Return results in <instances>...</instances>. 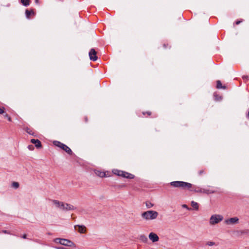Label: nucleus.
<instances>
[{
	"instance_id": "nucleus-17",
	"label": "nucleus",
	"mask_w": 249,
	"mask_h": 249,
	"mask_svg": "<svg viewBox=\"0 0 249 249\" xmlns=\"http://www.w3.org/2000/svg\"><path fill=\"white\" fill-rule=\"evenodd\" d=\"M216 88L217 89H226V87L225 86H223L221 81H219V80H218L216 82Z\"/></svg>"
},
{
	"instance_id": "nucleus-19",
	"label": "nucleus",
	"mask_w": 249,
	"mask_h": 249,
	"mask_svg": "<svg viewBox=\"0 0 249 249\" xmlns=\"http://www.w3.org/2000/svg\"><path fill=\"white\" fill-rule=\"evenodd\" d=\"M21 2L23 5L27 6L30 4V0H21Z\"/></svg>"
},
{
	"instance_id": "nucleus-23",
	"label": "nucleus",
	"mask_w": 249,
	"mask_h": 249,
	"mask_svg": "<svg viewBox=\"0 0 249 249\" xmlns=\"http://www.w3.org/2000/svg\"><path fill=\"white\" fill-rule=\"evenodd\" d=\"M146 206L147 208H150L153 206V204H152L151 202H146Z\"/></svg>"
},
{
	"instance_id": "nucleus-5",
	"label": "nucleus",
	"mask_w": 249,
	"mask_h": 249,
	"mask_svg": "<svg viewBox=\"0 0 249 249\" xmlns=\"http://www.w3.org/2000/svg\"><path fill=\"white\" fill-rule=\"evenodd\" d=\"M54 241L57 243H59L60 244L65 246L75 247V245L72 242L68 239L58 238L55 239Z\"/></svg>"
},
{
	"instance_id": "nucleus-1",
	"label": "nucleus",
	"mask_w": 249,
	"mask_h": 249,
	"mask_svg": "<svg viewBox=\"0 0 249 249\" xmlns=\"http://www.w3.org/2000/svg\"><path fill=\"white\" fill-rule=\"evenodd\" d=\"M170 185L175 188H179L184 190H189L193 191V184L190 183L181 181H172L170 183Z\"/></svg>"
},
{
	"instance_id": "nucleus-24",
	"label": "nucleus",
	"mask_w": 249,
	"mask_h": 249,
	"mask_svg": "<svg viewBox=\"0 0 249 249\" xmlns=\"http://www.w3.org/2000/svg\"><path fill=\"white\" fill-rule=\"evenodd\" d=\"M4 116L5 118H6L9 121H11V118L7 113H5Z\"/></svg>"
},
{
	"instance_id": "nucleus-20",
	"label": "nucleus",
	"mask_w": 249,
	"mask_h": 249,
	"mask_svg": "<svg viewBox=\"0 0 249 249\" xmlns=\"http://www.w3.org/2000/svg\"><path fill=\"white\" fill-rule=\"evenodd\" d=\"M206 245L209 246H213L216 245V243L213 241H209L206 243Z\"/></svg>"
},
{
	"instance_id": "nucleus-22",
	"label": "nucleus",
	"mask_w": 249,
	"mask_h": 249,
	"mask_svg": "<svg viewBox=\"0 0 249 249\" xmlns=\"http://www.w3.org/2000/svg\"><path fill=\"white\" fill-rule=\"evenodd\" d=\"M33 13V12L31 11H29L28 10H26V11H25V14H26V17L28 18H30V16L31 15V14Z\"/></svg>"
},
{
	"instance_id": "nucleus-30",
	"label": "nucleus",
	"mask_w": 249,
	"mask_h": 249,
	"mask_svg": "<svg viewBox=\"0 0 249 249\" xmlns=\"http://www.w3.org/2000/svg\"><path fill=\"white\" fill-rule=\"evenodd\" d=\"M28 148H29L30 150H33V145H29V146H28Z\"/></svg>"
},
{
	"instance_id": "nucleus-21",
	"label": "nucleus",
	"mask_w": 249,
	"mask_h": 249,
	"mask_svg": "<svg viewBox=\"0 0 249 249\" xmlns=\"http://www.w3.org/2000/svg\"><path fill=\"white\" fill-rule=\"evenodd\" d=\"M19 183L18 182H13L12 183V186L15 189L18 188L19 187Z\"/></svg>"
},
{
	"instance_id": "nucleus-32",
	"label": "nucleus",
	"mask_w": 249,
	"mask_h": 249,
	"mask_svg": "<svg viewBox=\"0 0 249 249\" xmlns=\"http://www.w3.org/2000/svg\"><path fill=\"white\" fill-rule=\"evenodd\" d=\"M241 22H242V21H241V20H238V21H237L236 22V24L237 25H238V24H239Z\"/></svg>"
},
{
	"instance_id": "nucleus-13",
	"label": "nucleus",
	"mask_w": 249,
	"mask_h": 249,
	"mask_svg": "<svg viewBox=\"0 0 249 249\" xmlns=\"http://www.w3.org/2000/svg\"><path fill=\"white\" fill-rule=\"evenodd\" d=\"M31 142L32 143L35 144L37 148H40L41 147V142L37 139H32L31 140Z\"/></svg>"
},
{
	"instance_id": "nucleus-29",
	"label": "nucleus",
	"mask_w": 249,
	"mask_h": 249,
	"mask_svg": "<svg viewBox=\"0 0 249 249\" xmlns=\"http://www.w3.org/2000/svg\"><path fill=\"white\" fill-rule=\"evenodd\" d=\"M204 171L202 170L199 171L198 174L199 175H202L204 173Z\"/></svg>"
},
{
	"instance_id": "nucleus-12",
	"label": "nucleus",
	"mask_w": 249,
	"mask_h": 249,
	"mask_svg": "<svg viewBox=\"0 0 249 249\" xmlns=\"http://www.w3.org/2000/svg\"><path fill=\"white\" fill-rule=\"evenodd\" d=\"M52 202L54 205L58 208H59L60 210H61L62 205L63 204V202L61 201H59L57 200H53Z\"/></svg>"
},
{
	"instance_id": "nucleus-6",
	"label": "nucleus",
	"mask_w": 249,
	"mask_h": 249,
	"mask_svg": "<svg viewBox=\"0 0 249 249\" xmlns=\"http://www.w3.org/2000/svg\"><path fill=\"white\" fill-rule=\"evenodd\" d=\"M53 143L56 146L59 147L63 150L65 151L68 154H72V152L71 150L70 149V147H69L67 145H65V144L61 143L59 141H54L53 142Z\"/></svg>"
},
{
	"instance_id": "nucleus-35",
	"label": "nucleus",
	"mask_w": 249,
	"mask_h": 249,
	"mask_svg": "<svg viewBox=\"0 0 249 249\" xmlns=\"http://www.w3.org/2000/svg\"><path fill=\"white\" fill-rule=\"evenodd\" d=\"M57 249H67L65 248H63V247H57L56 248Z\"/></svg>"
},
{
	"instance_id": "nucleus-36",
	"label": "nucleus",
	"mask_w": 249,
	"mask_h": 249,
	"mask_svg": "<svg viewBox=\"0 0 249 249\" xmlns=\"http://www.w3.org/2000/svg\"><path fill=\"white\" fill-rule=\"evenodd\" d=\"M36 2H38V0H36Z\"/></svg>"
},
{
	"instance_id": "nucleus-4",
	"label": "nucleus",
	"mask_w": 249,
	"mask_h": 249,
	"mask_svg": "<svg viewBox=\"0 0 249 249\" xmlns=\"http://www.w3.org/2000/svg\"><path fill=\"white\" fill-rule=\"evenodd\" d=\"M223 218L222 215L219 214H213L210 218L209 223L211 225H214L222 221Z\"/></svg>"
},
{
	"instance_id": "nucleus-34",
	"label": "nucleus",
	"mask_w": 249,
	"mask_h": 249,
	"mask_svg": "<svg viewBox=\"0 0 249 249\" xmlns=\"http://www.w3.org/2000/svg\"><path fill=\"white\" fill-rule=\"evenodd\" d=\"M146 113L148 115V116H150L151 114V112L150 111H147L146 112Z\"/></svg>"
},
{
	"instance_id": "nucleus-33",
	"label": "nucleus",
	"mask_w": 249,
	"mask_h": 249,
	"mask_svg": "<svg viewBox=\"0 0 249 249\" xmlns=\"http://www.w3.org/2000/svg\"><path fill=\"white\" fill-rule=\"evenodd\" d=\"M22 237L24 239H26L27 238V235L26 234H24Z\"/></svg>"
},
{
	"instance_id": "nucleus-14",
	"label": "nucleus",
	"mask_w": 249,
	"mask_h": 249,
	"mask_svg": "<svg viewBox=\"0 0 249 249\" xmlns=\"http://www.w3.org/2000/svg\"><path fill=\"white\" fill-rule=\"evenodd\" d=\"M193 190L192 191H194V192H196V193H203V192H206V191H205V189L200 188L199 187H195L193 185Z\"/></svg>"
},
{
	"instance_id": "nucleus-11",
	"label": "nucleus",
	"mask_w": 249,
	"mask_h": 249,
	"mask_svg": "<svg viewBox=\"0 0 249 249\" xmlns=\"http://www.w3.org/2000/svg\"><path fill=\"white\" fill-rule=\"evenodd\" d=\"M148 237L150 240L153 242H156L159 241V238L157 234L154 232H151L149 233Z\"/></svg>"
},
{
	"instance_id": "nucleus-16",
	"label": "nucleus",
	"mask_w": 249,
	"mask_h": 249,
	"mask_svg": "<svg viewBox=\"0 0 249 249\" xmlns=\"http://www.w3.org/2000/svg\"><path fill=\"white\" fill-rule=\"evenodd\" d=\"M191 206L194 209H195L196 210H198V208H199V205H198V204L194 201H192L191 202Z\"/></svg>"
},
{
	"instance_id": "nucleus-9",
	"label": "nucleus",
	"mask_w": 249,
	"mask_h": 249,
	"mask_svg": "<svg viewBox=\"0 0 249 249\" xmlns=\"http://www.w3.org/2000/svg\"><path fill=\"white\" fill-rule=\"evenodd\" d=\"M96 52L94 49H91L89 52V56L90 59L92 61H96L97 59V56L96 55Z\"/></svg>"
},
{
	"instance_id": "nucleus-38",
	"label": "nucleus",
	"mask_w": 249,
	"mask_h": 249,
	"mask_svg": "<svg viewBox=\"0 0 249 249\" xmlns=\"http://www.w3.org/2000/svg\"><path fill=\"white\" fill-rule=\"evenodd\" d=\"M243 233H247V231H244Z\"/></svg>"
},
{
	"instance_id": "nucleus-31",
	"label": "nucleus",
	"mask_w": 249,
	"mask_h": 249,
	"mask_svg": "<svg viewBox=\"0 0 249 249\" xmlns=\"http://www.w3.org/2000/svg\"><path fill=\"white\" fill-rule=\"evenodd\" d=\"M182 207H183V208H186V209H188V210H190V209H189V208L188 207V206H187L186 205H185V204L183 205H182Z\"/></svg>"
},
{
	"instance_id": "nucleus-18",
	"label": "nucleus",
	"mask_w": 249,
	"mask_h": 249,
	"mask_svg": "<svg viewBox=\"0 0 249 249\" xmlns=\"http://www.w3.org/2000/svg\"><path fill=\"white\" fill-rule=\"evenodd\" d=\"M140 240L144 243H146L147 241V238L146 236L144 235H142L140 237Z\"/></svg>"
},
{
	"instance_id": "nucleus-2",
	"label": "nucleus",
	"mask_w": 249,
	"mask_h": 249,
	"mask_svg": "<svg viewBox=\"0 0 249 249\" xmlns=\"http://www.w3.org/2000/svg\"><path fill=\"white\" fill-rule=\"evenodd\" d=\"M159 215V213L155 211L148 210L142 213L141 214L142 217L146 220H153L156 219Z\"/></svg>"
},
{
	"instance_id": "nucleus-25",
	"label": "nucleus",
	"mask_w": 249,
	"mask_h": 249,
	"mask_svg": "<svg viewBox=\"0 0 249 249\" xmlns=\"http://www.w3.org/2000/svg\"><path fill=\"white\" fill-rule=\"evenodd\" d=\"M205 191H206V192H203V193H205V194H210V193H215V191H210L209 190H207V189H205Z\"/></svg>"
},
{
	"instance_id": "nucleus-37",
	"label": "nucleus",
	"mask_w": 249,
	"mask_h": 249,
	"mask_svg": "<svg viewBox=\"0 0 249 249\" xmlns=\"http://www.w3.org/2000/svg\"><path fill=\"white\" fill-rule=\"evenodd\" d=\"M248 116L249 117V111L248 112Z\"/></svg>"
},
{
	"instance_id": "nucleus-27",
	"label": "nucleus",
	"mask_w": 249,
	"mask_h": 249,
	"mask_svg": "<svg viewBox=\"0 0 249 249\" xmlns=\"http://www.w3.org/2000/svg\"><path fill=\"white\" fill-rule=\"evenodd\" d=\"M4 107H0V114H3L4 113Z\"/></svg>"
},
{
	"instance_id": "nucleus-26",
	"label": "nucleus",
	"mask_w": 249,
	"mask_h": 249,
	"mask_svg": "<svg viewBox=\"0 0 249 249\" xmlns=\"http://www.w3.org/2000/svg\"><path fill=\"white\" fill-rule=\"evenodd\" d=\"M26 131L27 132V133H28V134H29L30 135H33V133H32V131L28 128H27L26 129Z\"/></svg>"
},
{
	"instance_id": "nucleus-3",
	"label": "nucleus",
	"mask_w": 249,
	"mask_h": 249,
	"mask_svg": "<svg viewBox=\"0 0 249 249\" xmlns=\"http://www.w3.org/2000/svg\"><path fill=\"white\" fill-rule=\"evenodd\" d=\"M114 175H116L118 176L122 177L124 178H128V179H133L134 178L135 176L134 175L130 174L129 173L119 170L118 169H114L112 171Z\"/></svg>"
},
{
	"instance_id": "nucleus-8",
	"label": "nucleus",
	"mask_w": 249,
	"mask_h": 249,
	"mask_svg": "<svg viewBox=\"0 0 249 249\" xmlns=\"http://www.w3.org/2000/svg\"><path fill=\"white\" fill-rule=\"evenodd\" d=\"M75 208L72 205L63 202L61 210L70 211L75 209Z\"/></svg>"
},
{
	"instance_id": "nucleus-15",
	"label": "nucleus",
	"mask_w": 249,
	"mask_h": 249,
	"mask_svg": "<svg viewBox=\"0 0 249 249\" xmlns=\"http://www.w3.org/2000/svg\"><path fill=\"white\" fill-rule=\"evenodd\" d=\"M95 173L97 176L100 178H104L106 176L105 172L99 170L95 171Z\"/></svg>"
},
{
	"instance_id": "nucleus-28",
	"label": "nucleus",
	"mask_w": 249,
	"mask_h": 249,
	"mask_svg": "<svg viewBox=\"0 0 249 249\" xmlns=\"http://www.w3.org/2000/svg\"><path fill=\"white\" fill-rule=\"evenodd\" d=\"M2 232L5 234H10V232L7 230H3Z\"/></svg>"
},
{
	"instance_id": "nucleus-7",
	"label": "nucleus",
	"mask_w": 249,
	"mask_h": 249,
	"mask_svg": "<svg viewBox=\"0 0 249 249\" xmlns=\"http://www.w3.org/2000/svg\"><path fill=\"white\" fill-rule=\"evenodd\" d=\"M239 222V218L237 217H231L226 219L225 221V224L227 225H234L237 224Z\"/></svg>"
},
{
	"instance_id": "nucleus-10",
	"label": "nucleus",
	"mask_w": 249,
	"mask_h": 249,
	"mask_svg": "<svg viewBox=\"0 0 249 249\" xmlns=\"http://www.w3.org/2000/svg\"><path fill=\"white\" fill-rule=\"evenodd\" d=\"M74 229L80 233H84L86 231V228L84 225H76Z\"/></svg>"
}]
</instances>
